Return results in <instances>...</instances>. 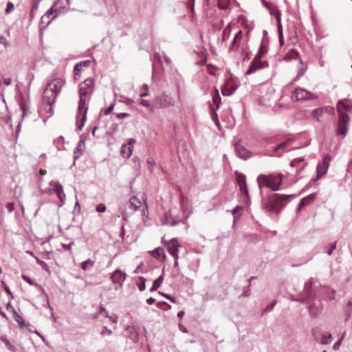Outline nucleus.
Listing matches in <instances>:
<instances>
[{
  "label": "nucleus",
  "instance_id": "32",
  "mask_svg": "<svg viewBox=\"0 0 352 352\" xmlns=\"http://www.w3.org/2000/svg\"><path fill=\"white\" fill-rule=\"evenodd\" d=\"M327 109H328V107H327L316 109L312 111L311 116L314 118H316L318 120L319 117L321 116V115L323 113V112L327 111Z\"/></svg>",
  "mask_w": 352,
  "mask_h": 352
},
{
  "label": "nucleus",
  "instance_id": "48",
  "mask_svg": "<svg viewBox=\"0 0 352 352\" xmlns=\"http://www.w3.org/2000/svg\"><path fill=\"white\" fill-rule=\"evenodd\" d=\"M303 161H304V158L303 157H299V158L294 159L290 162V166H292V167L296 166L297 164H298L299 163H300V162H302Z\"/></svg>",
  "mask_w": 352,
  "mask_h": 352
},
{
  "label": "nucleus",
  "instance_id": "52",
  "mask_svg": "<svg viewBox=\"0 0 352 352\" xmlns=\"http://www.w3.org/2000/svg\"><path fill=\"white\" fill-rule=\"evenodd\" d=\"M112 333V331L110 329H108L106 327H103V329L102 330V331L100 332V335L102 336H104L105 335H111Z\"/></svg>",
  "mask_w": 352,
  "mask_h": 352
},
{
  "label": "nucleus",
  "instance_id": "7",
  "mask_svg": "<svg viewBox=\"0 0 352 352\" xmlns=\"http://www.w3.org/2000/svg\"><path fill=\"white\" fill-rule=\"evenodd\" d=\"M94 91V80L88 78L79 85V95L90 96Z\"/></svg>",
  "mask_w": 352,
  "mask_h": 352
},
{
  "label": "nucleus",
  "instance_id": "58",
  "mask_svg": "<svg viewBox=\"0 0 352 352\" xmlns=\"http://www.w3.org/2000/svg\"><path fill=\"white\" fill-rule=\"evenodd\" d=\"M0 43L3 44L6 47H8L10 45L7 39L1 35H0Z\"/></svg>",
  "mask_w": 352,
  "mask_h": 352
},
{
  "label": "nucleus",
  "instance_id": "53",
  "mask_svg": "<svg viewBox=\"0 0 352 352\" xmlns=\"http://www.w3.org/2000/svg\"><path fill=\"white\" fill-rule=\"evenodd\" d=\"M6 208L8 209L9 212H12L14 209V205L13 202H8L6 205Z\"/></svg>",
  "mask_w": 352,
  "mask_h": 352
},
{
  "label": "nucleus",
  "instance_id": "62",
  "mask_svg": "<svg viewBox=\"0 0 352 352\" xmlns=\"http://www.w3.org/2000/svg\"><path fill=\"white\" fill-rule=\"evenodd\" d=\"M336 242H335L333 244L331 245L330 249L327 252V254L329 255H331L333 251L336 249Z\"/></svg>",
  "mask_w": 352,
  "mask_h": 352
},
{
  "label": "nucleus",
  "instance_id": "22",
  "mask_svg": "<svg viewBox=\"0 0 352 352\" xmlns=\"http://www.w3.org/2000/svg\"><path fill=\"white\" fill-rule=\"evenodd\" d=\"M54 14V15L53 16V17L52 18L51 20L55 19L56 17L58 16V15L59 14L58 13V11L56 9H54V6H52V8L41 17V22L42 23H45V19H49L50 17V16L52 14Z\"/></svg>",
  "mask_w": 352,
  "mask_h": 352
},
{
  "label": "nucleus",
  "instance_id": "50",
  "mask_svg": "<svg viewBox=\"0 0 352 352\" xmlns=\"http://www.w3.org/2000/svg\"><path fill=\"white\" fill-rule=\"evenodd\" d=\"M105 316L107 318H109L112 322H113V323L118 322V317L116 314H112L111 316H109V313L107 312V315Z\"/></svg>",
  "mask_w": 352,
  "mask_h": 352
},
{
  "label": "nucleus",
  "instance_id": "25",
  "mask_svg": "<svg viewBox=\"0 0 352 352\" xmlns=\"http://www.w3.org/2000/svg\"><path fill=\"white\" fill-rule=\"evenodd\" d=\"M0 340H1V342H3L5 344L6 348L9 351H10L12 352H16V347L10 342V341L7 339L6 336H1Z\"/></svg>",
  "mask_w": 352,
  "mask_h": 352
},
{
  "label": "nucleus",
  "instance_id": "33",
  "mask_svg": "<svg viewBox=\"0 0 352 352\" xmlns=\"http://www.w3.org/2000/svg\"><path fill=\"white\" fill-rule=\"evenodd\" d=\"M212 102L214 104L216 105V108L219 109L221 104V97L217 89H215L214 95L212 96Z\"/></svg>",
  "mask_w": 352,
  "mask_h": 352
},
{
  "label": "nucleus",
  "instance_id": "28",
  "mask_svg": "<svg viewBox=\"0 0 352 352\" xmlns=\"http://www.w3.org/2000/svg\"><path fill=\"white\" fill-rule=\"evenodd\" d=\"M235 174L236 175L237 184L239 186V187H241L242 186L247 185V184H246V177H245V175L244 174L240 173H238V172H236Z\"/></svg>",
  "mask_w": 352,
  "mask_h": 352
},
{
  "label": "nucleus",
  "instance_id": "27",
  "mask_svg": "<svg viewBox=\"0 0 352 352\" xmlns=\"http://www.w3.org/2000/svg\"><path fill=\"white\" fill-rule=\"evenodd\" d=\"M38 4H39L38 0H33V5L32 6L30 13V21H32L34 19L37 10H38Z\"/></svg>",
  "mask_w": 352,
  "mask_h": 352
},
{
  "label": "nucleus",
  "instance_id": "60",
  "mask_svg": "<svg viewBox=\"0 0 352 352\" xmlns=\"http://www.w3.org/2000/svg\"><path fill=\"white\" fill-rule=\"evenodd\" d=\"M140 104L142 106H144V107H147L150 109H151V104H150V102L148 101V100H143L142 99L140 101Z\"/></svg>",
  "mask_w": 352,
  "mask_h": 352
},
{
  "label": "nucleus",
  "instance_id": "4",
  "mask_svg": "<svg viewBox=\"0 0 352 352\" xmlns=\"http://www.w3.org/2000/svg\"><path fill=\"white\" fill-rule=\"evenodd\" d=\"M292 98L295 100H313L317 96L302 88H296L292 93Z\"/></svg>",
  "mask_w": 352,
  "mask_h": 352
},
{
  "label": "nucleus",
  "instance_id": "6",
  "mask_svg": "<svg viewBox=\"0 0 352 352\" xmlns=\"http://www.w3.org/2000/svg\"><path fill=\"white\" fill-rule=\"evenodd\" d=\"M50 184V186H52V188H49L48 190H46L45 192L46 193L48 192L50 194L56 192L60 201L62 203V204H64L65 195L63 192V186L58 182H51Z\"/></svg>",
  "mask_w": 352,
  "mask_h": 352
},
{
  "label": "nucleus",
  "instance_id": "11",
  "mask_svg": "<svg viewBox=\"0 0 352 352\" xmlns=\"http://www.w3.org/2000/svg\"><path fill=\"white\" fill-rule=\"evenodd\" d=\"M268 66L269 64L267 61H262L261 60H256V58H254L245 74L250 75L257 70L267 67Z\"/></svg>",
  "mask_w": 352,
  "mask_h": 352
},
{
  "label": "nucleus",
  "instance_id": "2",
  "mask_svg": "<svg viewBox=\"0 0 352 352\" xmlns=\"http://www.w3.org/2000/svg\"><path fill=\"white\" fill-rule=\"evenodd\" d=\"M294 195H285L280 194H273L269 197L267 201H263V208L267 212H274L279 213L285 206L287 202L291 197Z\"/></svg>",
  "mask_w": 352,
  "mask_h": 352
},
{
  "label": "nucleus",
  "instance_id": "9",
  "mask_svg": "<svg viewBox=\"0 0 352 352\" xmlns=\"http://www.w3.org/2000/svg\"><path fill=\"white\" fill-rule=\"evenodd\" d=\"M331 157L329 155H326L323 157L322 162H319L317 166V176L316 180L319 179L322 175H325L331 162Z\"/></svg>",
  "mask_w": 352,
  "mask_h": 352
},
{
  "label": "nucleus",
  "instance_id": "17",
  "mask_svg": "<svg viewBox=\"0 0 352 352\" xmlns=\"http://www.w3.org/2000/svg\"><path fill=\"white\" fill-rule=\"evenodd\" d=\"M111 278L113 283H118L120 286H122L126 278V274L118 269L113 272Z\"/></svg>",
  "mask_w": 352,
  "mask_h": 352
},
{
  "label": "nucleus",
  "instance_id": "56",
  "mask_svg": "<svg viewBox=\"0 0 352 352\" xmlns=\"http://www.w3.org/2000/svg\"><path fill=\"white\" fill-rule=\"evenodd\" d=\"M240 188V190L241 191V192L245 195L247 197H248V187H247V185H245V186H242Z\"/></svg>",
  "mask_w": 352,
  "mask_h": 352
},
{
  "label": "nucleus",
  "instance_id": "26",
  "mask_svg": "<svg viewBox=\"0 0 352 352\" xmlns=\"http://www.w3.org/2000/svg\"><path fill=\"white\" fill-rule=\"evenodd\" d=\"M84 144V140L79 141L76 148H75V151L74 152V160H76L80 155H82V146Z\"/></svg>",
  "mask_w": 352,
  "mask_h": 352
},
{
  "label": "nucleus",
  "instance_id": "42",
  "mask_svg": "<svg viewBox=\"0 0 352 352\" xmlns=\"http://www.w3.org/2000/svg\"><path fill=\"white\" fill-rule=\"evenodd\" d=\"M314 299L309 298L308 296L305 295L303 298H296V301L300 302L302 304H309L310 302H312Z\"/></svg>",
  "mask_w": 352,
  "mask_h": 352
},
{
  "label": "nucleus",
  "instance_id": "12",
  "mask_svg": "<svg viewBox=\"0 0 352 352\" xmlns=\"http://www.w3.org/2000/svg\"><path fill=\"white\" fill-rule=\"evenodd\" d=\"M234 149L236 154L241 159L247 160L250 157L251 153L241 144L240 140L234 143Z\"/></svg>",
  "mask_w": 352,
  "mask_h": 352
},
{
  "label": "nucleus",
  "instance_id": "51",
  "mask_svg": "<svg viewBox=\"0 0 352 352\" xmlns=\"http://www.w3.org/2000/svg\"><path fill=\"white\" fill-rule=\"evenodd\" d=\"M106 210V206L103 204H98L96 206V211L98 212H104Z\"/></svg>",
  "mask_w": 352,
  "mask_h": 352
},
{
  "label": "nucleus",
  "instance_id": "1",
  "mask_svg": "<svg viewBox=\"0 0 352 352\" xmlns=\"http://www.w3.org/2000/svg\"><path fill=\"white\" fill-rule=\"evenodd\" d=\"M64 84L63 80L55 78L47 85L43 94V102L49 106V108L46 109L47 112L52 110V104L54 102Z\"/></svg>",
  "mask_w": 352,
  "mask_h": 352
},
{
  "label": "nucleus",
  "instance_id": "15",
  "mask_svg": "<svg viewBox=\"0 0 352 352\" xmlns=\"http://www.w3.org/2000/svg\"><path fill=\"white\" fill-rule=\"evenodd\" d=\"M135 142L134 139H129L127 144H122L120 148V154L123 157H129L133 152L132 145Z\"/></svg>",
  "mask_w": 352,
  "mask_h": 352
},
{
  "label": "nucleus",
  "instance_id": "63",
  "mask_svg": "<svg viewBox=\"0 0 352 352\" xmlns=\"http://www.w3.org/2000/svg\"><path fill=\"white\" fill-rule=\"evenodd\" d=\"M341 342H342V340L340 339L339 340H338L333 346V349L334 350H337L339 349L340 346V344H341Z\"/></svg>",
  "mask_w": 352,
  "mask_h": 352
},
{
  "label": "nucleus",
  "instance_id": "14",
  "mask_svg": "<svg viewBox=\"0 0 352 352\" xmlns=\"http://www.w3.org/2000/svg\"><path fill=\"white\" fill-rule=\"evenodd\" d=\"M53 6L58 14L65 13L69 9V0H58Z\"/></svg>",
  "mask_w": 352,
  "mask_h": 352
},
{
  "label": "nucleus",
  "instance_id": "38",
  "mask_svg": "<svg viewBox=\"0 0 352 352\" xmlns=\"http://www.w3.org/2000/svg\"><path fill=\"white\" fill-rule=\"evenodd\" d=\"M94 265V261L91 259H88L81 263V268L86 271L89 269V266L92 267Z\"/></svg>",
  "mask_w": 352,
  "mask_h": 352
},
{
  "label": "nucleus",
  "instance_id": "8",
  "mask_svg": "<svg viewBox=\"0 0 352 352\" xmlns=\"http://www.w3.org/2000/svg\"><path fill=\"white\" fill-rule=\"evenodd\" d=\"M156 104L161 108H166L169 106H173L175 100L172 98L170 94L166 93L157 96L155 99Z\"/></svg>",
  "mask_w": 352,
  "mask_h": 352
},
{
  "label": "nucleus",
  "instance_id": "35",
  "mask_svg": "<svg viewBox=\"0 0 352 352\" xmlns=\"http://www.w3.org/2000/svg\"><path fill=\"white\" fill-rule=\"evenodd\" d=\"M308 308L311 316L314 317L317 316L318 314V310L315 303H311V302H310L309 303Z\"/></svg>",
  "mask_w": 352,
  "mask_h": 352
},
{
  "label": "nucleus",
  "instance_id": "47",
  "mask_svg": "<svg viewBox=\"0 0 352 352\" xmlns=\"http://www.w3.org/2000/svg\"><path fill=\"white\" fill-rule=\"evenodd\" d=\"M22 278L23 280H25V282L29 283L30 285H35V286L38 285L37 283H34V281L29 276H28L25 274L22 275Z\"/></svg>",
  "mask_w": 352,
  "mask_h": 352
},
{
  "label": "nucleus",
  "instance_id": "61",
  "mask_svg": "<svg viewBox=\"0 0 352 352\" xmlns=\"http://www.w3.org/2000/svg\"><path fill=\"white\" fill-rule=\"evenodd\" d=\"M115 104H111L106 110L104 111V115H108L111 113L114 108Z\"/></svg>",
  "mask_w": 352,
  "mask_h": 352
},
{
  "label": "nucleus",
  "instance_id": "45",
  "mask_svg": "<svg viewBox=\"0 0 352 352\" xmlns=\"http://www.w3.org/2000/svg\"><path fill=\"white\" fill-rule=\"evenodd\" d=\"M287 146V143L286 142H282L279 144H278L277 146H276L274 148V154L273 155H276V153L280 149L282 150H284L285 149V147Z\"/></svg>",
  "mask_w": 352,
  "mask_h": 352
},
{
  "label": "nucleus",
  "instance_id": "64",
  "mask_svg": "<svg viewBox=\"0 0 352 352\" xmlns=\"http://www.w3.org/2000/svg\"><path fill=\"white\" fill-rule=\"evenodd\" d=\"M3 82L6 85H10L12 82V80L10 78H4Z\"/></svg>",
  "mask_w": 352,
  "mask_h": 352
},
{
  "label": "nucleus",
  "instance_id": "10",
  "mask_svg": "<svg viewBox=\"0 0 352 352\" xmlns=\"http://www.w3.org/2000/svg\"><path fill=\"white\" fill-rule=\"evenodd\" d=\"M337 109L339 116L342 114L348 115L347 112L352 111V100L344 98L339 100L337 104Z\"/></svg>",
  "mask_w": 352,
  "mask_h": 352
},
{
  "label": "nucleus",
  "instance_id": "34",
  "mask_svg": "<svg viewBox=\"0 0 352 352\" xmlns=\"http://www.w3.org/2000/svg\"><path fill=\"white\" fill-rule=\"evenodd\" d=\"M91 64V60H87L84 61H81L74 66V72H76V71H81L82 67H89Z\"/></svg>",
  "mask_w": 352,
  "mask_h": 352
},
{
  "label": "nucleus",
  "instance_id": "44",
  "mask_svg": "<svg viewBox=\"0 0 352 352\" xmlns=\"http://www.w3.org/2000/svg\"><path fill=\"white\" fill-rule=\"evenodd\" d=\"M163 280H164V275L162 274L156 280H154L153 284L154 285L155 287H156L158 289L161 286Z\"/></svg>",
  "mask_w": 352,
  "mask_h": 352
},
{
  "label": "nucleus",
  "instance_id": "24",
  "mask_svg": "<svg viewBox=\"0 0 352 352\" xmlns=\"http://www.w3.org/2000/svg\"><path fill=\"white\" fill-rule=\"evenodd\" d=\"M243 38V33L240 30L234 36V38H233L231 45L229 47V51L231 52L234 50V45L238 43L239 41H241Z\"/></svg>",
  "mask_w": 352,
  "mask_h": 352
},
{
  "label": "nucleus",
  "instance_id": "31",
  "mask_svg": "<svg viewBox=\"0 0 352 352\" xmlns=\"http://www.w3.org/2000/svg\"><path fill=\"white\" fill-rule=\"evenodd\" d=\"M130 335L129 338L134 342L137 343L139 342L140 335L136 329L132 328L129 329Z\"/></svg>",
  "mask_w": 352,
  "mask_h": 352
},
{
  "label": "nucleus",
  "instance_id": "23",
  "mask_svg": "<svg viewBox=\"0 0 352 352\" xmlns=\"http://www.w3.org/2000/svg\"><path fill=\"white\" fill-rule=\"evenodd\" d=\"M142 205V202L135 197H133L129 200V208L136 211Z\"/></svg>",
  "mask_w": 352,
  "mask_h": 352
},
{
  "label": "nucleus",
  "instance_id": "46",
  "mask_svg": "<svg viewBox=\"0 0 352 352\" xmlns=\"http://www.w3.org/2000/svg\"><path fill=\"white\" fill-rule=\"evenodd\" d=\"M306 70H307L306 66L304 67L302 65L301 67H298V74L296 75V78H300L305 74Z\"/></svg>",
  "mask_w": 352,
  "mask_h": 352
},
{
  "label": "nucleus",
  "instance_id": "54",
  "mask_svg": "<svg viewBox=\"0 0 352 352\" xmlns=\"http://www.w3.org/2000/svg\"><path fill=\"white\" fill-rule=\"evenodd\" d=\"M21 108L23 110V117H25V116H27L30 113L29 107L27 105L23 104L21 106Z\"/></svg>",
  "mask_w": 352,
  "mask_h": 352
},
{
  "label": "nucleus",
  "instance_id": "20",
  "mask_svg": "<svg viewBox=\"0 0 352 352\" xmlns=\"http://www.w3.org/2000/svg\"><path fill=\"white\" fill-rule=\"evenodd\" d=\"M315 198L316 193H311L309 195L303 197L299 203L298 210H300L303 207L313 202Z\"/></svg>",
  "mask_w": 352,
  "mask_h": 352
},
{
  "label": "nucleus",
  "instance_id": "57",
  "mask_svg": "<svg viewBox=\"0 0 352 352\" xmlns=\"http://www.w3.org/2000/svg\"><path fill=\"white\" fill-rule=\"evenodd\" d=\"M219 8L222 10H226L228 8V3H223V0H219Z\"/></svg>",
  "mask_w": 352,
  "mask_h": 352
},
{
  "label": "nucleus",
  "instance_id": "13",
  "mask_svg": "<svg viewBox=\"0 0 352 352\" xmlns=\"http://www.w3.org/2000/svg\"><path fill=\"white\" fill-rule=\"evenodd\" d=\"M179 247L177 239H172L168 242L167 249L169 254L173 256L174 258L178 259V248Z\"/></svg>",
  "mask_w": 352,
  "mask_h": 352
},
{
  "label": "nucleus",
  "instance_id": "3",
  "mask_svg": "<svg viewBox=\"0 0 352 352\" xmlns=\"http://www.w3.org/2000/svg\"><path fill=\"white\" fill-rule=\"evenodd\" d=\"M79 103H78V113L79 114H82L81 118V124L78 126V129L81 130L84 126V124L86 121V115L88 110V102L90 99V96H87L84 95H79Z\"/></svg>",
  "mask_w": 352,
  "mask_h": 352
},
{
  "label": "nucleus",
  "instance_id": "16",
  "mask_svg": "<svg viewBox=\"0 0 352 352\" xmlns=\"http://www.w3.org/2000/svg\"><path fill=\"white\" fill-rule=\"evenodd\" d=\"M314 283V280L312 278H311L307 282L305 283L304 286L305 295L308 296L309 298L312 299H315L316 296V292L312 287Z\"/></svg>",
  "mask_w": 352,
  "mask_h": 352
},
{
  "label": "nucleus",
  "instance_id": "49",
  "mask_svg": "<svg viewBox=\"0 0 352 352\" xmlns=\"http://www.w3.org/2000/svg\"><path fill=\"white\" fill-rule=\"evenodd\" d=\"M14 8V6L13 3L10 2V1L8 2L7 8L6 9V14H10L11 12L13 11Z\"/></svg>",
  "mask_w": 352,
  "mask_h": 352
},
{
  "label": "nucleus",
  "instance_id": "5",
  "mask_svg": "<svg viewBox=\"0 0 352 352\" xmlns=\"http://www.w3.org/2000/svg\"><path fill=\"white\" fill-rule=\"evenodd\" d=\"M350 120L349 115L342 114L339 116L338 129L336 133L338 135H342L344 137L348 131V124Z\"/></svg>",
  "mask_w": 352,
  "mask_h": 352
},
{
  "label": "nucleus",
  "instance_id": "30",
  "mask_svg": "<svg viewBox=\"0 0 352 352\" xmlns=\"http://www.w3.org/2000/svg\"><path fill=\"white\" fill-rule=\"evenodd\" d=\"M152 255L153 257L157 259H161L162 258L165 257L164 250L162 248H157L155 250H153L152 252Z\"/></svg>",
  "mask_w": 352,
  "mask_h": 352
},
{
  "label": "nucleus",
  "instance_id": "36",
  "mask_svg": "<svg viewBox=\"0 0 352 352\" xmlns=\"http://www.w3.org/2000/svg\"><path fill=\"white\" fill-rule=\"evenodd\" d=\"M146 279L142 276L138 277V282L137 283V286L140 291H144L146 288L145 285Z\"/></svg>",
  "mask_w": 352,
  "mask_h": 352
},
{
  "label": "nucleus",
  "instance_id": "40",
  "mask_svg": "<svg viewBox=\"0 0 352 352\" xmlns=\"http://www.w3.org/2000/svg\"><path fill=\"white\" fill-rule=\"evenodd\" d=\"M37 263L41 266V267L45 270V271H47L48 272V274H50V267L47 265V263L41 260H40L38 258H37L36 256H34Z\"/></svg>",
  "mask_w": 352,
  "mask_h": 352
},
{
  "label": "nucleus",
  "instance_id": "21",
  "mask_svg": "<svg viewBox=\"0 0 352 352\" xmlns=\"http://www.w3.org/2000/svg\"><path fill=\"white\" fill-rule=\"evenodd\" d=\"M236 89V86H234L232 82L228 81L222 89V94L223 96H231Z\"/></svg>",
  "mask_w": 352,
  "mask_h": 352
},
{
  "label": "nucleus",
  "instance_id": "18",
  "mask_svg": "<svg viewBox=\"0 0 352 352\" xmlns=\"http://www.w3.org/2000/svg\"><path fill=\"white\" fill-rule=\"evenodd\" d=\"M257 182L260 189L261 194L262 193V188L266 186L271 188V181L265 175H259L257 177Z\"/></svg>",
  "mask_w": 352,
  "mask_h": 352
},
{
  "label": "nucleus",
  "instance_id": "59",
  "mask_svg": "<svg viewBox=\"0 0 352 352\" xmlns=\"http://www.w3.org/2000/svg\"><path fill=\"white\" fill-rule=\"evenodd\" d=\"M129 116H130V114H129L127 113H120L116 115V117L118 119H124V118L129 117Z\"/></svg>",
  "mask_w": 352,
  "mask_h": 352
},
{
  "label": "nucleus",
  "instance_id": "39",
  "mask_svg": "<svg viewBox=\"0 0 352 352\" xmlns=\"http://www.w3.org/2000/svg\"><path fill=\"white\" fill-rule=\"evenodd\" d=\"M256 277L254 276H252L249 280H248V282H249V285L248 286L244 287L243 289V292L242 294V296H245V297H248L250 295V283H251V280L252 279H254Z\"/></svg>",
  "mask_w": 352,
  "mask_h": 352
},
{
  "label": "nucleus",
  "instance_id": "37",
  "mask_svg": "<svg viewBox=\"0 0 352 352\" xmlns=\"http://www.w3.org/2000/svg\"><path fill=\"white\" fill-rule=\"evenodd\" d=\"M332 340V336L331 333L324 334L322 335L321 344H328Z\"/></svg>",
  "mask_w": 352,
  "mask_h": 352
},
{
  "label": "nucleus",
  "instance_id": "41",
  "mask_svg": "<svg viewBox=\"0 0 352 352\" xmlns=\"http://www.w3.org/2000/svg\"><path fill=\"white\" fill-rule=\"evenodd\" d=\"M14 318L15 321L19 324L20 327H23L24 326L25 322L23 320L22 318L16 312H14Z\"/></svg>",
  "mask_w": 352,
  "mask_h": 352
},
{
  "label": "nucleus",
  "instance_id": "43",
  "mask_svg": "<svg viewBox=\"0 0 352 352\" xmlns=\"http://www.w3.org/2000/svg\"><path fill=\"white\" fill-rule=\"evenodd\" d=\"M158 308L162 309L164 310H168L170 309V305H168L166 302H157L156 304Z\"/></svg>",
  "mask_w": 352,
  "mask_h": 352
},
{
  "label": "nucleus",
  "instance_id": "19",
  "mask_svg": "<svg viewBox=\"0 0 352 352\" xmlns=\"http://www.w3.org/2000/svg\"><path fill=\"white\" fill-rule=\"evenodd\" d=\"M270 180L271 181V189L273 191H277L279 190L280 185L282 184V175L278 176L272 177Z\"/></svg>",
  "mask_w": 352,
  "mask_h": 352
},
{
  "label": "nucleus",
  "instance_id": "29",
  "mask_svg": "<svg viewBox=\"0 0 352 352\" xmlns=\"http://www.w3.org/2000/svg\"><path fill=\"white\" fill-rule=\"evenodd\" d=\"M267 53L264 43L262 42L260 45L259 50L254 56L256 60H261L262 57Z\"/></svg>",
  "mask_w": 352,
  "mask_h": 352
},
{
  "label": "nucleus",
  "instance_id": "55",
  "mask_svg": "<svg viewBox=\"0 0 352 352\" xmlns=\"http://www.w3.org/2000/svg\"><path fill=\"white\" fill-rule=\"evenodd\" d=\"M242 209V207L240 206H236L234 208L232 209V213L234 218L237 217V214L240 210Z\"/></svg>",
  "mask_w": 352,
  "mask_h": 352
}]
</instances>
